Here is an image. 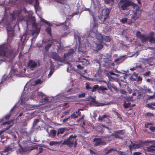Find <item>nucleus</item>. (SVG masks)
<instances>
[{
  "instance_id": "f257e3e1",
  "label": "nucleus",
  "mask_w": 155,
  "mask_h": 155,
  "mask_svg": "<svg viewBox=\"0 0 155 155\" xmlns=\"http://www.w3.org/2000/svg\"><path fill=\"white\" fill-rule=\"evenodd\" d=\"M12 52V49L9 45L4 44L0 45V56L8 57Z\"/></svg>"
},
{
  "instance_id": "f03ea898",
  "label": "nucleus",
  "mask_w": 155,
  "mask_h": 155,
  "mask_svg": "<svg viewBox=\"0 0 155 155\" xmlns=\"http://www.w3.org/2000/svg\"><path fill=\"white\" fill-rule=\"evenodd\" d=\"M77 137L76 134L71 135L68 138L64 140L62 143V145H66L69 147H71L74 143V147H75L77 145V140L76 139Z\"/></svg>"
},
{
  "instance_id": "7ed1b4c3",
  "label": "nucleus",
  "mask_w": 155,
  "mask_h": 155,
  "mask_svg": "<svg viewBox=\"0 0 155 155\" xmlns=\"http://www.w3.org/2000/svg\"><path fill=\"white\" fill-rule=\"evenodd\" d=\"M131 5L134 7L137 6L130 0H120L118 4L119 8L123 10L127 9V7Z\"/></svg>"
},
{
  "instance_id": "20e7f679",
  "label": "nucleus",
  "mask_w": 155,
  "mask_h": 155,
  "mask_svg": "<svg viewBox=\"0 0 155 155\" xmlns=\"http://www.w3.org/2000/svg\"><path fill=\"white\" fill-rule=\"evenodd\" d=\"M94 32L95 34H93L95 35L97 39L98 40L99 42L101 43L99 44H98V43L95 44L96 46L94 47L95 48H98V50H99L103 48V46L101 44V42L102 41H103V37L101 34L97 33V31L96 30L95 31H94Z\"/></svg>"
},
{
  "instance_id": "39448f33",
  "label": "nucleus",
  "mask_w": 155,
  "mask_h": 155,
  "mask_svg": "<svg viewBox=\"0 0 155 155\" xmlns=\"http://www.w3.org/2000/svg\"><path fill=\"white\" fill-rule=\"evenodd\" d=\"M110 12V10L107 8H104L101 12L102 16L99 18L101 19L102 22H104L109 17V14Z\"/></svg>"
},
{
  "instance_id": "423d86ee",
  "label": "nucleus",
  "mask_w": 155,
  "mask_h": 155,
  "mask_svg": "<svg viewBox=\"0 0 155 155\" xmlns=\"http://www.w3.org/2000/svg\"><path fill=\"white\" fill-rule=\"evenodd\" d=\"M146 143H148L149 146L147 147V151L155 153V141H147L145 142Z\"/></svg>"
},
{
  "instance_id": "0eeeda50",
  "label": "nucleus",
  "mask_w": 155,
  "mask_h": 155,
  "mask_svg": "<svg viewBox=\"0 0 155 155\" xmlns=\"http://www.w3.org/2000/svg\"><path fill=\"white\" fill-rule=\"evenodd\" d=\"M143 143L141 142L139 143L135 142L134 143L131 142V144L129 145V147L132 153L131 150L132 149L140 148L143 146Z\"/></svg>"
},
{
  "instance_id": "6e6552de",
  "label": "nucleus",
  "mask_w": 155,
  "mask_h": 155,
  "mask_svg": "<svg viewBox=\"0 0 155 155\" xmlns=\"http://www.w3.org/2000/svg\"><path fill=\"white\" fill-rule=\"evenodd\" d=\"M12 149L8 146L5 147V149L1 152V154L2 155H8V153L5 154L4 153L7 152L9 153L12 151Z\"/></svg>"
},
{
  "instance_id": "1a4fd4ad",
  "label": "nucleus",
  "mask_w": 155,
  "mask_h": 155,
  "mask_svg": "<svg viewBox=\"0 0 155 155\" xmlns=\"http://www.w3.org/2000/svg\"><path fill=\"white\" fill-rule=\"evenodd\" d=\"M21 11H15L13 12V13L11 14L12 18L13 19L16 18L17 17H18L21 15Z\"/></svg>"
},
{
  "instance_id": "9d476101",
  "label": "nucleus",
  "mask_w": 155,
  "mask_h": 155,
  "mask_svg": "<svg viewBox=\"0 0 155 155\" xmlns=\"http://www.w3.org/2000/svg\"><path fill=\"white\" fill-rule=\"evenodd\" d=\"M28 65L30 68H33L37 66V64L35 61L30 60L29 61Z\"/></svg>"
},
{
  "instance_id": "9b49d317",
  "label": "nucleus",
  "mask_w": 155,
  "mask_h": 155,
  "mask_svg": "<svg viewBox=\"0 0 155 155\" xmlns=\"http://www.w3.org/2000/svg\"><path fill=\"white\" fill-rule=\"evenodd\" d=\"M93 103L94 104V105L96 106H104L107 105L106 104L103 103L99 102L98 101H96L95 100L93 99L92 101Z\"/></svg>"
},
{
  "instance_id": "f8f14e48",
  "label": "nucleus",
  "mask_w": 155,
  "mask_h": 155,
  "mask_svg": "<svg viewBox=\"0 0 155 155\" xmlns=\"http://www.w3.org/2000/svg\"><path fill=\"white\" fill-rule=\"evenodd\" d=\"M149 38V35H143L140 37V39L141 40L142 42H145L148 40Z\"/></svg>"
},
{
  "instance_id": "ddd939ff",
  "label": "nucleus",
  "mask_w": 155,
  "mask_h": 155,
  "mask_svg": "<svg viewBox=\"0 0 155 155\" xmlns=\"http://www.w3.org/2000/svg\"><path fill=\"white\" fill-rule=\"evenodd\" d=\"M101 139L100 138H94V141L95 142L94 146L96 147L101 145Z\"/></svg>"
},
{
  "instance_id": "4468645a",
  "label": "nucleus",
  "mask_w": 155,
  "mask_h": 155,
  "mask_svg": "<svg viewBox=\"0 0 155 155\" xmlns=\"http://www.w3.org/2000/svg\"><path fill=\"white\" fill-rule=\"evenodd\" d=\"M99 57H101V58H100V57L99 58L101 62L104 61L105 63H107L109 60V59L106 57L104 55H102L101 56H100Z\"/></svg>"
},
{
  "instance_id": "2eb2a0df",
  "label": "nucleus",
  "mask_w": 155,
  "mask_h": 155,
  "mask_svg": "<svg viewBox=\"0 0 155 155\" xmlns=\"http://www.w3.org/2000/svg\"><path fill=\"white\" fill-rule=\"evenodd\" d=\"M80 62L82 63V64L84 66H87L89 63V61L88 60L85 58H82L80 60Z\"/></svg>"
},
{
  "instance_id": "dca6fc26",
  "label": "nucleus",
  "mask_w": 155,
  "mask_h": 155,
  "mask_svg": "<svg viewBox=\"0 0 155 155\" xmlns=\"http://www.w3.org/2000/svg\"><path fill=\"white\" fill-rule=\"evenodd\" d=\"M28 98L26 95L24 94H23L21 97V102L22 104H23L28 100Z\"/></svg>"
},
{
  "instance_id": "f3484780",
  "label": "nucleus",
  "mask_w": 155,
  "mask_h": 155,
  "mask_svg": "<svg viewBox=\"0 0 155 155\" xmlns=\"http://www.w3.org/2000/svg\"><path fill=\"white\" fill-rule=\"evenodd\" d=\"M29 19L28 20H26L25 19H24V18H22V19H21V18H19L18 19V20L19 21H22V20H25V21H26V23H27V25H28V24H27V22H31V23H34L35 21V18H30V16H29Z\"/></svg>"
},
{
  "instance_id": "a211bd4d",
  "label": "nucleus",
  "mask_w": 155,
  "mask_h": 155,
  "mask_svg": "<svg viewBox=\"0 0 155 155\" xmlns=\"http://www.w3.org/2000/svg\"><path fill=\"white\" fill-rule=\"evenodd\" d=\"M62 141H51L49 142V145L51 146H56L58 144H60L62 143Z\"/></svg>"
},
{
  "instance_id": "6ab92c4d",
  "label": "nucleus",
  "mask_w": 155,
  "mask_h": 155,
  "mask_svg": "<svg viewBox=\"0 0 155 155\" xmlns=\"http://www.w3.org/2000/svg\"><path fill=\"white\" fill-rule=\"evenodd\" d=\"M54 67L51 64L50 67V71L48 75V78L51 77L54 71Z\"/></svg>"
},
{
  "instance_id": "aec40b11",
  "label": "nucleus",
  "mask_w": 155,
  "mask_h": 155,
  "mask_svg": "<svg viewBox=\"0 0 155 155\" xmlns=\"http://www.w3.org/2000/svg\"><path fill=\"white\" fill-rule=\"evenodd\" d=\"M58 45H57L58 48H57L58 52V53L61 52V51L63 50L64 47L61 45V43H57Z\"/></svg>"
},
{
  "instance_id": "412c9836",
  "label": "nucleus",
  "mask_w": 155,
  "mask_h": 155,
  "mask_svg": "<svg viewBox=\"0 0 155 155\" xmlns=\"http://www.w3.org/2000/svg\"><path fill=\"white\" fill-rule=\"evenodd\" d=\"M74 52V51L73 49H70L68 54H64V58L65 59H66L68 56H69L70 55H71Z\"/></svg>"
},
{
  "instance_id": "4be33fe9",
  "label": "nucleus",
  "mask_w": 155,
  "mask_h": 155,
  "mask_svg": "<svg viewBox=\"0 0 155 155\" xmlns=\"http://www.w3.org/2000/svg\"><path fill=\"white\" fill-rule=\"evenodd\" d=\"M56 131L54 130H52L50 131V135L52 138H54L56 134Z\"/></svg>"
},
{
  "instance_id": "5701e85b",
  "label": "nucleus",
  "mask_w": 155,
  "mask_h": 155,
  "mask_svg": "<svg viewBox=\"0 0 155 155\" xmlns=\"http://www.w3.org/2000/svg\"><path fill=\"white\" fill-rule=\"evenodd\" d=\"M14 26V25H12V24H10L9 25H8V27L7 28V31H12V32L13 28Z\"/></svg>"
},
{
  "instance_id": "b1692460",
  "label": "nucleus",
  "mask_w": 155,
  "mask_h": 155,
  "mask_svg": "<svg viewBox=\"0 0 155 155\" xmlns=\"http://www.w3.org/2000/svg\"><path fill=\"white\" fill-rule=\"evenodd\" d=\"M114 136L116 138H121V137H120V136L116 132L112 134L110 136Z\"/></svg>"
},
{
  "instance_id": "393cba45",
  "label": "nucleus",
  "mask_w": 155,
  "mask_h": 155,
  "mask_svg": "<svg viewBox=\"0 0 155 155\" xmlns=\"http://www.w3.org/2000/svg\"><path fill=\"white\" fill-rule=\"evenodd\" d=\"M38 95L39 97H41V98H42V99L44 100L45 102L47 101V99L45 97H44V94L43 93L38 92Z\"/></svg>"
},
{
  "instance_id": "a878e982",
  "label": "nucleus",
  "mask_w": 155,
  "mask_h": 155,
  "mask_svg": "<svg viewBox=\"0 0 155 155\" xmlns=\"http://www.w3.org/2000/svg\"><path fill=\"white\" fill-rule=\"evenodd\" d=\"M142 90L143 91H145L146 92L149 93H152V92L150 89L147 88V87H144L143 88H142Z\"/></svg>"
},
{
  "instance_id": "bb28decb",
  "label": "nucleus",
  "mask_w": 155,
  "mask_h": 155,
  "mask_svg": "<svg viewBox=\"0 0 155 155\" xmlns=\"http://www.w3.org/2000/svg\"><path fill=\"white\" fill-rule=\"evenodd\" d=\"M148 40L150 42L154 43L155 42V39L152 35H150L149 36Z\"/></svg>"
},
{
  "instance_id": "cd10ccee",
  "label": "nucleus",
  "mask_w": 155,
  "mask_h": 155,
  "mask_svg": "<svg viewBox=\"0 0 155 155\" xmlns=\"http://www.w3.org/2000/svg\"><path fill=\"white\" fill-rule=\"evenodd\" d=\"M115 114L116 115L117 117L120 120H122V118L120 115L117 112H115Z\"/></svg>"
},
{
  "instance_id": "c85d7f7f",
  "label": "nucleus",
  "mask_w": 155,
  "mask_h": 155,
  "mask_svg": "<svg viewBox=\"0 0 155 155\" xmlns=\"http://www.w3.org/2000/svg\"><path fill=\"white\" fill-rule=\"evenodd\" d=\"M134 15H132L131 16V18L132 20L133 19L135 20L138 18V17L136 15V13L135 12H134Z\"/></svg>"
},
{
  "instance_id": "c756f323",
  "label": "nucleus",
  "mask_w": 155,
  "mask_h": 155,
  "mask_svg": "<svg viewBox=\"0 0 155 155\" xmlns=\"http://www.w3.org/2000/svg\"><path fill=\"white\" fill-rule=\"evenodd\" d=\"M52 58L55 60H58L59 58V57L57 55V54L55 53L53 54V55L52 57Z\"/></svg>"
},
{
  "instance_id": "7c9ffc66",
  "label": "nucleus",
  "mask_w": 155,
  "mask_h": 155,
  "mask_svg": "<svg viewBox=\"0 0 155 155\" xmlns=\"http://www.w3.org/2000/svg\"><path fill=\"white\" fill-rule=\"evenodd\" d=\"M104 40H105L107 42H109L110 41V38L108 36H105L103 38V41Z\"/></svg>"
},
{
  "instance_id": "2f4dec72",
  "label": "nucleus",
  "mask_w": 155,
  "mask_h": 155,
  "mask_svg": "<svg viewBox=\"0 0 155 155\" xmlns=\"http://www.w3.org/2000/svg\"><path fill=\"white\" fill-rule=\"evenodd\" d=\"M130 103H126V102L125 101L124 102L123 105L125 108H127L129 107L130 106Z\"/></svg>"
},
{
  "instance_id": "473e14b6",
  "label": "nucleus",
  "mask_w": 155,
  "mask_h": 155,
  "mask_svg": "<svg viewBox=\"0 0 155 155\" xmlns=\"http://www.w3.org/2000/svg\"><path fill=\"white\" fill-rule=\"evenodd\" d=\"M155 98V91L154 93V94L152 96H149L147 98V100H149L151 99H154Z\"/></svg>"
},
{
  "instance_id": "72a5a7b5",
  "label": "nucleus",
  "mask_w": 155,
  "mask_h": 155,
  "mask_svg": "<svg viewBox=\"0 0 155 155\" xmlns=\"http://www.w3.org/2000/svg\"><path fill=\"white\" fill-rule=\"evenodd\" d=\"M58 133H60L61 134H63L65 130V129L64 128H60L58 130Z\"/></svg>"
},
{
  "instance_id": "f704fd0d",
  "label": "nucleus",
  "mask_w": 155,
  "mask_h": 155,
  "mask_svg": "<svg viewBox=\"0 0 155 155\" xmlns=\"http://www.w3.org/2000/svg\"><path fill=\"white\" fill-rule=\"evenodd\" d=\"M57 2L61 4H64L66 2V0H56Z\"/></svg>"
},
{
  "instance_id": "c9c22d12",
  "label": "nucleus",
  "mask_w": 155,
  "mask_h": 155,
  "mask_svg": "<svg viewBox=\"0 0 155 155\" xmlns=\"http://www.w3.org/2000/svg\"><path fill=\"white\" fill-rule=\"evenodd\" d=\"M127 20V18H124L120 20V21L122 23L124 24L126 22Z\"/></svg>"
},
{
  "instance_id": "e433bc0d",
  "label": "nucleus",
  "mask_w": 155,
  "mask_h": 155,
  "mask_svg": "<svg viewBox=\"0 0 155 155\" xmlns=\"http://www.w3.org/2000/svg\"><path fill=\"white\" fill-rule=\"evenodd\" d=\"M125 56H120L118 58H117V59L115 60L114 62L116 63L117 62L122 58L124 57Z\"/></svg>"
},
{
  "instance_id": "4c0bfd02",
  "label": "nucleus",
  "mask_w": 155,
  "mask_h": 155,
  "mask_svg": "<svg viewBox=\"0 0 155 155\" xmlns=\"http://www.w3.org/2000/svg\"><path fill=\"white\" fill-rule=\"evenodd\" d=\"M12 125H11V126H7L6 128L5 129V130H1L0 131V135L2 133L4 132L5 131V130H6L8 129Z\"/></svg>"
},
{
  "instance_id": "58836bf2",
  "label": "nucleus",
  "mask_w": 155,
  "mask_h": 155,
  "mask_svg": "<svg viewBox=\"0 0 155 155\" xmlns=\"http://www.w3.org/2000/svg\"><path fill=\"white\" fill-rule=\"evenodd\" d=\"M85 94L84 93H83L78 95V97L79 98H83L85 97Z\"/></svg>"
},
{
  "instance_id": "ea45409f",
  "label": "nucleus",
  "mask_w": 155,
  "mask_h": 155,
  "mask_svg": "<svg viewBox=\"0 0 155 155\" xmlns=\"http://www.w3.org/2000/svg\"><path fill=\"white\" fill-rule=\"evenodd\" d=\"M78 116V114H76L75 113H74L71 115V117L72 118H74L77 117Z\"/></svg>"
},
{
  "instance_id": "a19ab883",
  "label": "nucleus",
  "mask_w": 155,
  "mask_h": 155,
  "mask_svg": "<svg viewBox=\"0 0 155 155\" xmlns=\"http://www.w3.org/2000/svg\"><path fill=\"white\" fill-rule=\"evenodd\" d=\"M42 82V81L39 79L35 81L36 84H41Z\"/></svg>"
},
{
  "instance_id": "79ce46f5",
  "label": "nucleus",
  "mask_w": 155,
  "mask_h": 155,
  "mask_svg": "<svg viewBox=\"0 0 155 155\" xmlns=\"http://www.w3.org/2000/svg\"><path fill=\"white\" fill-rule=\"evenodd\" d=\"M39 121V120L38 119H35L34 122L33 124V126H35L37 124Z\"/></svg>"
},
{
  "instance_id": "37998d69",
  "label": "nucleus",
  "mask_w": 155,
  "mask_h": 155,
  "mask_svg": "<svg viewBox=\"0 0 155 155\" xmlns=\"http://www.w3.org/2000/svg\"><path fill=\"white\" fill-rule=\"evenodd\" d=\"M118 153L120 155H128V154L127 153H126L124 152H122L120 151H118Z\"/></svg>"
},
{
  "instance_id": "c03bdc74",
  "label": "nucleus",
  "mask_w": 155,
  "mask_h": 155,
  "mask_svg": "<svg viewBox=\"0 0 155 155\" xmlns=\"http://www.w3.org/2000/svg\"><path fill=\"white\" fill-rule=\"evenodd\" d=\"M40 30L39 29H36V30L35 31H33L32 32V35H34L35 33H36L37 34H38L39 33V32Z\"/></svg>"
},
{
  "instance_id": "a18cd8bd",
  "label": "nucleus",
  "mask_w": 155,
  "mask_h": 155,
  "mask_svg": "<svg viewBox=\"0 0 155 155\" xmlns=\"http://www.w3.org/2000/svg\"><path fill=\"white\" fill-rule=\"evenodd\" d=\"M140 34V31H137L136 34V36L140 39V36L142 35Z\"/></svg>"
},
{
  "instance_id": "49530a36",
  "label": "nucleus",
  "mask_w": 155,
  "mask_h": 155,
  "mask_svg": "<svg viewBox=\"0 0 155 155\" xmlns=\"http://www.w3.org/2000/svg\"><path fill=\"white\" fill-rule=\"evenodd\" d=\"M115 150H116L115 149H113V148L111 149L110 150H108V151L106 152V154H107L108 153H109L111 152V151H115Z\"/></svg>"
},
{
  "instance_id": "de8ad7c7",
  "label": "nucleus",
  "mask_w": 155,
  "mask_h": 155,
  "mask_svg": "<svg viewBox=\"0 0 155 155\" xmlns=\"http://www.w3.org/2000/svg\"><path fill=\"white\" fill-rule=\"evenodd\" d=\"M150 74V71H148L146 72H145L144 74V75L145 76H149Z\"/></svg>"
},
{
  "instance_id": "09e8293b",
  "label": "nucleus",
  "mask_w": 155,
  "mask_h": 155,
  "mask_svg": "<svg viewBox=\"0 0 155 155\" xmlns=\"http://www.w3.org/2000/svg\"><path fill=\"white\" fill-rule=\"evenodd\" d=\"M85 85H86V88L87 89H92V88L91 87H90V84H89L86 83L85 84Z\"/></svg>"
},
{
  "instance_id": "8fccbe9b",
  "label": "nucleus",
  "mask_w": 155,
  "mask_h": 155,
  "mask_svg": "<svg viewBox=\"0 0 155 155\" xmlns=\"http://www.w3.org/2000/svg\"><path fill=\"white\" fill-rule=\"evenodd\" d=\"M119 135V134H124V132L123 130H118L116 131Z\"/></svg>"
},
{
  "instance_id": "3c124183",
  "label": "nucleus",
  "mask_w": 155,
  "mask_h": 155,
  "mask_svg": "<svg viewBox=\"0 0 155 155\" xmlns=\"http://www.w3.org/2000/svg\"><path fill=\"white\" fill-rule=\"evenodd\" d=\"M146 115L149 117H153L154 116V114L153 113L150 112H147L146 114Z\"/></svg>"
},
{
  "instance_id": "603ef678",
  "label": "nucleus",
  "mask_w": 155,
  "mask_h": 155,
  "mask_svg": "<svg viewBox=\"0 0 155 155\" xmlns=\"http://www.w3.org/2000/svg\"><path fill=\"white\" fill-rule=\"evenodd\" d=\"M51 44H48L45 46V49L46 50H48L49 48L51 47Z\"/></svg>"
},
{
  "instance_id": "864d4df0",
  "label": "nucleus",
  "mask_w": 155,
  "mask_h": 155,
  "mask_svg": "<svg viewBox=\"0 0 155 155\" xmlns=\"http://www.w3.org/2000/svg\"><path fill=\"white\" fill-rule=\"evenodd\" d=\"M39 5V3L38 2V0H35V8L38 7Z\"/></svg>"
},
{
  "instance_id": "5fc2aeb1",
  "label": "nucleus",
  "mask_w": 155,
  "mask_h": 155,
  "mask_svg": "<svg viewBox=\"0 0 155 155\" xmlns=\"http://www.w3.org/2000/svg\"><path fill=\"white\" fill-rule=\"evenodd\" d=\"M40 105H30L29 106L30 107H36L39 106Z\"/></svg>"
},
{
  "instance_id": "6e6d98bb",
  "label": "nucleus",
  "mask_w": 155,
  "mask_h": 155,
  "mask_svg": "<svg viewBox=\"0 0 155 155\" xmlns=\"http://www.w3.org/2000/svg\"><path fill=\"white\" fill-rule=\"evenodd\" d=\"M152 106V105L151 104V103L150 104H147L146 105V107H148L150 109H151L152 107H153Z\"/></svg>"
},
{
  "instance_id": "4d7b16f0",
  "label": "nucleus",
  "mask_w": 155,
  "mask_h": 155,
  "mask_svg": "<svg viewBox=\"0 0 155 155\" xmlns=\"http://www.w3.org/2000/svg\"><path fill=\"white\" fill-rule=\"evenodd\" d=\"M104 119V118L102 116V117H101V116H100L99 117L98 120L99 121H100L101 122V121H102Z\"/></svg>"
},
{
  "instance_id": "13d9d810",
  "label": "nucleus",
  "mask_w": 155,
  "mask_h": 155,
  "mask_svg": "<svg viewBox=\"0 0 155 155\" xmlns=\"http://www.w3.org/2000/svg\"><path fill=\"white\" fill-rule=\"evenodd\" d=\"M12 120L11 121H6V122L3 123L2 124V125H5V124H10L11 122H12Z\"/></svg>"
},
{
  "instance_id": "bf43d9fd",
  "label": "nucleus",
  "mask_w": 155,
  "mask_h": 155,
  "mask_svg": "<svg viewBox=\"0 0 155 155\" xmlns=\"http://www.w3.org/2000/svg\"><path fill=\"white\" fill-rule=\"evenodd\" d=\"M109 73L111 75H115L117 76H118V75L117 74H116L114 73L113 71H110L109 72Z\"/></svg>"
},
{
  "instance_id": "052dcab7",
  "label": "nucleus",
  "mask_w": 155,
  "mask_h": 155,
  "mask_svg": "<svg viewBox=\"0 0 155 155\" xmlns=\"http://www.w3.org/2000/svg\"><path fill=\"white\" fill-rule=\"evenodd\" d=\"M150 129L153 131H155V127H150Z\"/></svg>"
},
{
  "instance_id": "680f3d73",
  "label": "nucleus",
  "mask_w": 155,
  "mask_h": 155,
  "mask_svg": "<svg viewBox=\"0 0 155 155\" xmlns=\"http://www.w3.org/2000/svg\"><path fill=\"white\" fill-rule=\"evenodd\" d=\"M70 119V117H69L68 118L64 119L63 120V122H65Z\"/></svg>"
},
{
  "instance_id": "e2e57ef3",
  "label": "nucleus",
  "mask_w": 155,
  "mask_h": 155,
  "mask_svg": "<svg viewBox=\"0 0 155 155\" xmlns=\"http://www.w3.org/2000/svg\"><path fill=\"white\" fill-rule=\"evenodd\" d=\"M141 153L139 152H135L133 153V155H140Z\"/></svg>"
},
{
  "instance_id": "0e129e2a",
  "label": "nucleus",
  "mask_w": 155,
  "mask_h": 155,
  "mask_svg": "<svg viewBox=\"0 0 155 155\" xmlns=\"http://www.w3.org/2000/svg\"><path fill=\"white\" fill-rule=\"evenodd\" d=\"M107 90V88L106 87H104L103 86H101V91H103L105 90Z\"/></svg>"
},
{
  "instance_id": "69168bd1",
  "label": "nucleus",
  "mask_w": 155,
  "mask_h": 155,
  "mask_svg": "<svg viewBox=\"0 0 155 155\" xmlns=\"http://www.w3.org/2000/svg\"><path fill=\"white\" fill-rule=\"evenodd\" d=\"M77 67L78 68L80 69H83V67H82L80 64H78L77 66Z\"/></svg>"
},
{
  "instance_id": "338daca9",
  "label": "nucleus",
  "mask_w": 155,
  "mask_h": 155,
  "mask_svg": "<svg viewBox=\"0 0 155 155\" xmlns=\"http://www.w3.org/2000/svg\"><path fill=\"white\" fill-rule=\"evenodd\" d=\"M25 15L26 16H27L28 15H31V14L30 12H25Z\"/></svg>"
},
{
  "instance_id": "774afa93",
  "label": "nucleus",
  "mask_w": 155,
  "mask_h": 155,
  "mask_svg": "<svg viewBox=\"0 0 155 155\" xmlns=\"http://www.w3.org/2000/svg\"><path fill=\"white\" fill-rule=\"evenodd\" d=\"M46 31L49 34H51V29L50 28H48L46 29Z\"/></svg>"
}]
</instances>
